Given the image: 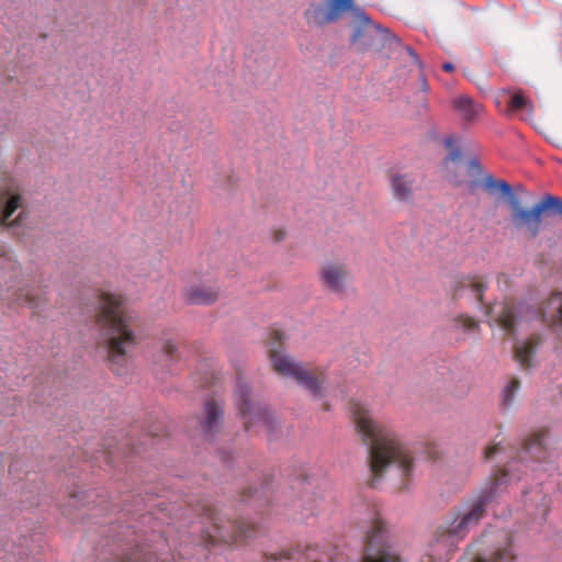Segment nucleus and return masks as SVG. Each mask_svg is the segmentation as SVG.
I'll list each match as a JSON object with an SVG mask.
<instances>
[{
    "label": "nucleus",
    "instance_id": "nucleus-2",
    "mask_svg": "<svg viewBox=\"0 0 562 562\" xmlns=\"http://www.w3.org/2000/svg\"><path fill=\"white\" fill-rule=\"evenodd\" d=\"M108 366L116 374L127 372L137 345V315L121 294L108 293Z\"/></svg>",
    "mask_w": 562,
    "mask_h": 562
},
{
    "label": "nucleus",
    "instance_id": "nucleus-27",
    "mask_svg": "<svg viewBox=\"0 0 562 562\" xmlns=\"http://www.w3.org/2000/svg\"><path fill=\"white\" fill-rule=\"evenodd\" d=\"M301 551L297 550H282L278 553H265V562H282L283 560L290 561L293 560L297 554H300Z\"/></svg>",
    "mask_w": 562,
    "mask_h": 562
},
{
    "label": "nucleus",
    "instance_id": "nucleus-40",
    "mask_svg": "<svg viewBox=\"0 0 562 562\" xmlns=\"http://www.w3.org/2000/svg\"><path fill=\"white\" fill-rule=\"evenodd\" d=\"M474 187H475V182H472V183L470 184V189H471V190H473V189H474Z\"/></svg>",
    "mask_w": 562,
    "mask_h": 562
},
{
    "label": "nucleus",
    "instance_id": "nucleus-12",
    "mask_svg": "<svg viewBox=\"0 0 562 562\" xmlns=\"http://www.w3.org/2000/svg\"><path fill=\"white\" fill-rule=\"evenodd\" d=\"M318 279L324 289L335 294H342L350 280V270L344 261L327 260L319 268Z\"/></svg>",
    "mask_w": 562,
    "mask_h": 562
},
{
    "label": "nucleus",
    "instance_id": "nucleus-24",
    "mask_svg": "<svg viewBox=\"0 0 562 562\" xmlns=\"http://www.w3.org/2000/svg\"><path fill=\"white\" fill-rule=\"evenodd\" d=\"M40 302L41 300L38 296L24 292L23 289H19L13 293V297L9 306H27L35 310L40 306Z\"/></svg>",
    "mask_w": 562,
    "mask_h": 562
},
{
    "label": "nucleus",
    "instance_id": "nucleus-9",
    "mask_svg": "<svg viewBox=\"0 0 562 562\" xmlns=\"http://www.w3.org/2000/svg\"><path fill=\"white\" fill-rule=\"evenodd\" d=\"M360 22L355 30L351 41L358 50L381 49L390 37V32L373 23L369 16L361 13Z\"/></svg>",
    "mask_w": 562,
    "mask_h": 562
},
{
    "label": "nucleus",
    "instance_id": "nucleus-32",
    "mask_svg": "<svg viewBox=\"0 0 562 562\" xmlns=\"http://www.w3.org/2000/svg\"><path fill=\"white\" fill-rule=\"evenodd\" d=\"M528 100L521 93H515L509 101V108L513 111L522 110L527 106Z\"/></svg>",
    "mask_w": 562,
    "mask_h": 562
},
{
    "label": "nucleus",
    "instance_id": "nucleus-17",
    "mask_svg": "<svg viewBox=\"0 0 562 562\" xmlns=\"http://www.w3.org/2000/svg\"><path fill=\"white\" fill-rule=\"evenodd\" d=\"M390 184L393 198L402 203H408L414 198L415 178L409 173H392Z\"/></svg>",
    "mask_w": 562,
    "mask_h": 562
},
{
    "label": "nucleus",
    "instance_id": "nucleus-10",
    "mask_svg": "<svg viewBox=\"0 0 562 562\" xmlns=\"http://www.w3.org/2000/svg\"><path fill=\"white\" fill-rule=\"evenodd\" d=\"M352 7L353 0H326L323 3H312L304 16L307 23L324 26L338 21Z\"/></svg>",
    "mask_w": 562,
    "mask_h": 562
},
{
    "label": "nucleus",
    "instance_id": "nucleus-33",
    "mask_svg": "<svg viewBox=\"0 0 562 562\" xmlns=\"http://www.w3.org/2000/svg\"><path fill=\"white\" fill-rule=\"evenodd\" d=\"M99 313L97 315V321H98V324L100 325V328L103 329L104 326H105V294L104 293H100L99 295Z\"/></svg>",
    "mask_w": 562,
    "mask_h": 562
},
{
    "label": "nucleus",
    "instance_id": "nucleus-7",
    "mask_svg": "<svg viewBox=\"0 0 562 562\" xmlns=\"http://www.w3.org/2000/svg\"><path fill=\"white\" fill-rule=\"evenodd\" d=\"M369 522L362 562H403L387 542L385 524L376 512L370 514Z\"/></svg>",
    "mask_w": 562,
    "mask_h": 562
},
{
    "label": "nucleus",
    "instance_id": "nucleus-5",
    "mask_svg": "<svg viewBox=\"0 0 562 562\" xmlns=\"http://www.w3.org/2000/svg\"><path fill=\"white\" fill-rule=\"evenodd\" d=\"M200 510L206 525L202 538L207 546L244 544L260 531L258 524L246 519H232L212 504H202Z\"/></svg>",
    "mask_w": 562,
    "mask_h": 562
},
{
    "label": "nucleus",
    "instance_id": "nucleus-20",
    "mask_svg": "<svg viewBox=\"0 0 562 562\" xmlns=\"http://www.w3.org/2000/svg\"><path fill=\"white\" fill-rule=\"evenodd\" d=\"M540 314L544 324L562 329V292L553 293L546 300Z\"/></svg>",
    "mask_w": 562,
    "mask_h": 562
},
{
    "label": "nucleus",
    "instance_id": "nucleus-30",
    "mask_svg": "<svg viewBox=\"0 0 562 562\" xmlns=\"http://www.w3.org/2000/svg\"><path fill=\"white\" fill-rule=\"evenodd\" d=\"M90 493L87 491H76L69 495V505L72 507L85 506L89 503Z\"/></svg>",
    "mask_w": 562,
    "mask_h": 562
},
{
    "label": "nucleus",
    "instance_id": "nucleus-22",
    "mask_svg": "<svg viewBox=\"0 0 562 562\" xmlns=\"http://www.w3.org/2000/svg\"><path fill=\"white\" fill-rule=\"evenodd\" d=\"M205 418L201 426L205 434H212L223 417V407L215 401L209 400L204 406Z\"/></svg>",
    "mask_w": 562,
    "mask_h": 562
},
{
    "label": "nucleus",
    "instance_id": "nucleus-36",
    "mask_svg": "<svg viewBox=\"0 0 562 562\" xmlns=\"http://www.w3.org/2000/svg\"><path fill=\"white\" fill-rule=\"evenodd\" d=\"M442 69H443L445 71H447V72H451V71H453V70H454V66H453V64H451V63H445V64L442 65Z\"/></svg>",
    "mask_w": 562,
    "mask_h": 562
},
{
    "label": "nucleus",
    "instance_id": "nucleus-11",
    "mask_svg": "<svg viewBox=\"0 0 562 562\" xmlns=\"http://www.w3.org/2000/svg\"><path fill=\"white\" fill-rule=\"evenodd\" d=\"M22 195L20 192L0 184V229L18 231L23 226L25 212L10 220L11 215L21 206Z\"/></svg>",
    "mask_w": 562,
    "mask_h": 562
},
{
    "label": "nucleus",
    "instance_id": "nucleus-4",
    "mask_svg": "<svg viewBox=\"0 0 562 562\" xmlns=\"http://www.w3.org/2000/svg\"><path fill=\"white\" fill-rule=\"evenodd\" d=\"M284 335L273 329L268 340V353L273 370L282 376H290L300 385H303L314 396L322 397L325 393L327 381L326 370L321 367H306L295 361L283 351Z\"/></svg>",
    "mask_w": 562,
    "mask_h": 562
},
{
    "label": "nucleus",
    "instance_id": "nucleus-39",
    "mask_svg": "<svg viewBox=\"0 0 562 562\" xmlns=\"http://www.w3.org/2000/svg\"><path fill=\"white\" fill-rule=\"evenodd\" d=\"M99 346H100V347L105 346V340H103V341H102V340H100V341H99Z\"/></svg>",
    "mask_w": 562,
    "mask_h": 562
},
{
    "label": "nucleus",
    "instance_id": "nucleus-13",
    "mask_svg": "<svg viewBox=\"0 0 562 562\" xmlns=\"http://www.w3.org/2000/svg\"><path fill=\"white\" fill-rule=\"evenodd\" d=\"M445 145L450 153L445 157L442 161L443 177L453 186H461L464 183V171L462 155L459 147H454V138L447 137Z\"/></svg>",
    "mask_w": 562,
    "mask_h": 562
},
{
    "label": "nucleus",
    "instance_id": "nucleus-37",
    "mask_svg": "<svg viewBox=\"0 0 562 562\" xmlns=\"http://www.w3.org/2000/svg\"><path fill=\"white\" fill-rule=\"evenodd\" d=\"M121 562H142V561H139L138 558L128 557V558L123 559Z\"/></svg>",
    "mask_w": 562,
    "mask_h": 562
},
{
    "label": "nucleus",
    "instance_id": "nucleus-14",
    "mask_svg": "<svg viewBox=\"0 0 562 562\" xmlns=\"http://www.w3.org/2000/svg\"><path fill=\"white\" fill-rule=\"evenodd\" d=\"M522 313V306L513 301H505L498 311L493 324L497 325L506 336H514L516 334V326Z\"/></svg>",
    "mask_w": 562,
    "mask_h": 562
},
{
    "label": "nucleus",
    "instance_id": "nucleus-31",
    "mask_svg": "<svg viewBox=\"0 0 562 562\" xmlns=\"http://www.w3.org/2000/svg\"><path fill=\"white\" fill-rule=\"evenodd\" d=\"M177 342L173 339H166L162 342L161 350L170 361L177 358Z\"/></svg>",
    "mask_w": 562,
    "mask_h": 562
},
{
    "label": "nucleus",
    "instance_id": "nucleus-8",
    "mask_svg": "<svg viewBox=\"0 0 562 562\" xmlns=\"http://www.w3.org/2000/svg\"><path fill=\"white\" fill-rule=\"evenodd\" d=\"M234 397L247 430L257 425L265 430H270L272 422L270 413L262 404L250 401V389L246 383L237 382Z\"/></svg>",
    "mask_w": 562,
    "mask_h": 562
},
{
    "label": "nucleus",
    "instance_id": "nucleus-35",
    "mask_svg": "<svg viewBox=\"0 0 562 562\" xmlns=\"http://www.w3.org/2000/svg\"><path fill=\"white\" fill-rule=\"evenodd\" d=\"M469 167L471 169L481 171V165H480L479 160H476V159L471 160L470 164H469Z\"/></svg>",
    "mask_w": 562,
    "mask_h": 562
},
{
    "label": "nucleus",
    "instance_id": "nucleus-29",
    "mask_svg": "<svg viewBox=\"0 0 562 562\" xmlns=\"http://www.w3.org/2000/svg\"><path fill=\"white\" fill-rule=\"evenodd\" d=\"M316 547L307 546L306 547V559L311 560V562H337V550L331 549V553L326 555V558H321L314 554V551H316Z\"/></svg>",
    "mask_w": 562,
    "mask_h": 562
},
{
    "label": "nucleus",
    "instance_id": "nucleus-18",
    "mask_svg": "<svg viewBox=\"0 0 562 562\" xmlns=\"http://www.w3.org/2000/svg\"><path fill=\"white\" fill-rule=\"evenodd\" d=\"M498 546L493 551L490 560L476 559L475 562H514L516 554L513 548V538L506 531H498L494 535Z\"/></svg>",
    "mask_w": 562,
    "mask_h": 562
},
{
    "label": "nucleus",
    "instance_id": "nucleus-3",
    "mask_svg": "<svg viewBox=\"0 0 562 562\" xmlns=\"http://www.w3.org/2000/svg\"><path fill=\"white\" fill-rule=\"evenodd\" d=\"M483 187L487 191L498 189L503 195L509 196V204L513 210V225L521 231H526L531 238H537L542 231L543 214L547 212H557L562 215V200L558 196L546 194L532 207H522L513 196L512 187L504 180H495L493 176L486 175L483 179Z\"/></svg>",
    "mask_w": 562,
    "mask_h": 562
},
{
    "label": "nucleus",
    "instance_id": "nucleus-1",
    "mask_svg": "<svg viewBox=\"0 0 562 562\" xmlns=\"http://www.w3.org/2000/svg\"><path fill=\"white\" fill-rule=\"evenodd\" d=\"M349 411L356 431L368 448L370 485L375 486L386 474H392L398 479L396 487L406 490L414 472V458L408 447L391 427L375 420L363 402L350 400Z\"/></svg>",
    "mask_w": 562,
    "mask_h": 562
},
{
    "label": "nucleus",
    "instance_id": "nucleus-23",
    "mask_svg": "<svg viewBox=\"0 0 562 562\" xmlns=\"http://www.w3.org/2000/svg\"><path fill=\"white\" fill-rule=\"evenodd\" d=\"M546 436V431H537L532 434L530 438H528L525 442V450L537 460L542 458L541 452L544 448Z\"/></svg>",
    "mask_w": 562,
    "mask_h": 562
},
{
    "label": "nucleus",
    "instance_id": "nucleus-25",
    "mask_svg": "<svg viewBox=\"0 0 562 562\" xmlns=\"http://www.w3.org/2000/svg\"><path fill=\"white\" fill-rule=\"evenodd\" d=\"M13 269V265L5 256V250L2 246H0V300L4 299V285L9 283V280L4 277V271ZM10 289V286L7 288V291Z\"/></svg>",
    "mask_w": 562,
    "mask_h": 562
},
{
    "label": "nucleus",
    "instance_id": "nucleus-34",
    "mask_svg": "<svg viewBox=\"0 0 562 562\" xmlns=\"http://www.w3.org/2000/svg\"><path fill=\"white\" fill-rule=\"evenodd\" d=\"M501 451V443H494L487 447L484 451L485 459H492L496 453Z\"/></svg>",
    "mask_w": 562,
    "mask_h": 562
},
{
    "label": "nucleus",
    "instance_id": "nucleus-16",
    "mask_svg": "<svg viewBox=\"0 0 562 562\" xmlns=\"http://www.w3.org/2000/svg\"><path fill=\"white\" fill-rule=\"evenodd\" d=\"M485 289L486 282L481 277H462L453 281L450 290L453 299L462 297L465 293H470L482 303Z\"/></svg>",
    "mask_w": 562,
    "mask_h": 562
},
{
    "label": "nucleus",
    "instance_id": "nucleus-38",
    "mask_svg": "<svg viewBox=\"0 0 562 562\" xmlns=\"http://www.w3.org/2000/svg\"><path fill=\"white\" fill-rule=\"evenodd\" d=\"M284 237V233L283 232H277L276 233V240H282Z\"/></svg>",
    "mask_w": 562,
    "mask_h": 562
},
{
    "label": "nucleus",
    "instance_id": "nucleus-19",
    "mask_svg": "<svg viewBox=\"0 0 562 562\" xmlns=\"http://www.w3.org/2000/svg\"><path fill=\"white\" fill-rule=\"evenodd\" d=\"M452 106L465 124L476 122L484 111V106L481 103L475 102L468 95H459L454 98Z\"/></svg>",
    "mask_w": 562,
    "mask_h": 562
},
{
    "label": "nucleus",
    "instance_id": "nucleus-28",
    "mask_svg": "<svg viewBox=\"0 0 562 562\" xmlns=\"http://www.w3.org/2000/svg\"><path fill=\"white\" fill-rule=\"evenodd\" d=\"M519 387H520L519 380L516 378H513L509 381L508 385L505 387L504 393H503V403L505 406H509L514 402L515 394L519 390Z\"/></svg>",
    "mask_w": 562,
    "mask_h": 562
},
{
    "label": "nucleus",
    "instance_id": "nucleus-21",
    "mask_svg": "<svg viewBox=\"0 0 562 562\" xmlns=\"http://www.w3.org/2000/svg\"><path fill=\"white\" fill-rule=\"evenodd\" d=\"M539 344L540 337L531 336L527 339V341L515 347L514 357L521 368L528 369L531 367V358Z\"/></svg>",
    "mask_w": 562,
    "mask_h": 562
},
{
    "label": "nucleus",
    "instance_id": "nucleus-6",
    "mask_svg": "<svg viewBox=\"0 0 562 562\" xmlns=\"http://www.w3.org/2000/svg\"><path fill=\"white\" fill-rule=\"evenodd\" d=\"M507 483V473L498 470L488 480L485 487L477 495L476 501L463 514L457 516L451 521L442 524L437 530V540H454L463 539L469 530L476 526L486 513V506L497 496Z\"/></svg>",
    "mask_w": 562,
    "mask_h": 562
},
{
    "label": "nucleus",
    "instance_id": "nucleus-41",
    "mask_svg": "<svg viewBox=\"0 0 562 562\" xmlns=\"http://www.w3.org/2000/svg\"><path fill=\"white\" fill-rule=\"evenodd\" d=\"M409 52H411L412 56H414V58H417L415 52H413V50H409Z\"/></svg>",
    "mask_w": 562,
    "mask_h": 562
},
{
    "label": "nucleus",
    "instance_id": "nucleus-15",
    "mask_svg": "<svg viewBox=\"0 0 562 562\" xmlns=\"http://www.w3.org/2000/svg\"><path fill=\"white\" fill-rule=\"evenodd\" d=\"M220 297L218 288L213 283L200 282L192 284L184 291V299L192 305H211Z\"/></svg>",
    "mask_w": 562,
    "mask_h": 562
},
{
    "label": "nucleus",
    "instance_id": "nucleus-26",
    "mask_svg": "<svg viewBox=\"0 0 562 562\" xmlns=\"http://www.w3.org/2000/svg\"><path fill=\"white\" fill-rule=\"evenodd\" d=\"M454 328L462 329L464 333H479L480 324L473 317L459 315L453 319Z\"/></svg>",
    "mask_w": 562,
    "mask_h": 562
}]
</instances>
